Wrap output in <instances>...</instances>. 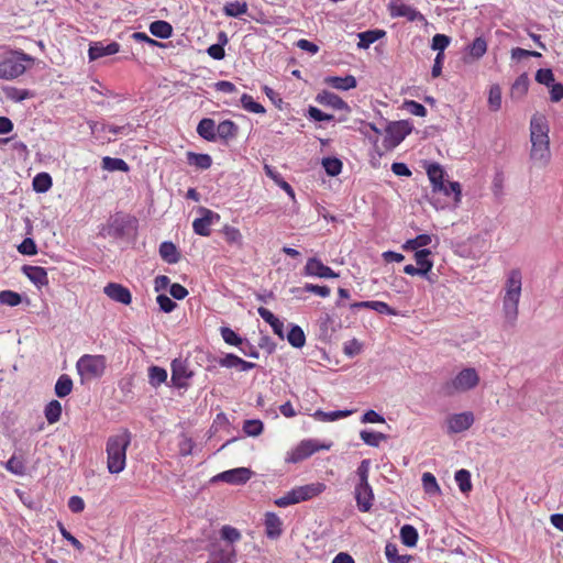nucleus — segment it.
<instances>
[{
    "instance_id": "obj_44",
    "label": "nucleus",
    "mask_w": 563,
    "mask_h": 563,
    "mask_svg": "<svg viewBox=\"0 0 563 563\" xmlns=\"http://www.w3.org/2000/svg\"><path fill=\"white\" fill-rule=\"evenodd\" d=\"M219 364L223 367H239L240 371H246V361L233 353H228L219 360Z\"/></svg>"
},
{
    "instance_id": "obj_49",
    "label": "nucleus",
    "mask_w": 563,
    "mask_h": 563,
    "mask_svg": "<svg viewBox=\"0 0 563 563\" xmlns=\"http://www.w3.org/2000/svg\"><path fill=\"white\" fill-rule=\"evenodd\" d=\"M220 333L223 341L232 346H240L243 343L242 336L229 327H221Z\"/></svg>"
},
{
    "instance_id": "obj_10",
    "label": "nucleus",
    "mask_w": 563,
    "mask_h": 563,
    "mask_svg": "<svg viewBox=\"0 0 563 563\" xmlns=\"http://www.w3.org/2000/svg\"><path fill=\"white\" fill-rule=\"evenodd\" d=\"M412 126L406 120L393 121L385 129V137L383 140V148L385 152L393 151L401 144L402 140L411 133Z\"/></svg>"
},
{
    "instance_id": "obj_15",
    "label": "nucleus",
    "mask_w": 563,
    "mask_h": 563,
    "mask_svg": "<svg viewBox=\"0 0 563 563\" xmlns=\"http://www.w3.org/2000/svg\"><path fill=\"white\" fill-rule=\"evenodd\" d=\"M228 483L231 485H240L246 483V467H236L231 468L224 472H221L210 479V484L217 483Z\"/></svg>"
},
{
    "instance_id": "obj_45",
    "label": "nucleus",
    "mask_w": 563,
    "mask_h": 563,
    "mask_svg": "<svg viewBox=\"0 0 563 563\" xmlns=\"http://www.w3.org/2000/svg\"><path fill=\"white\" fill-rule=\"evenodd\" d=\"M287 340L290 345L301 347L306 344V334L301 327L292 325L287 334Z\"/></svg>"
},
{
    "instance_id": "obj_3",
    "label": "nucleus",
    "mask_w": 563,
    "mask_h": 563,
    "mask_svg": "<svg viewBox=\"0 0 563 563\" xmlns=\"http://www.w3.org/2000/svg\"><path fill=\"white\" fill-rule=\"evenodd\" d=\"M522 291V273L512 268L506 276L503 310L506 321L514 325L519 314V299Z\"/></svg>"
},
{
    "instance_id": "obj_52",
    "label": "nucleus",
    "mask_w": 563,
    "mask_h": 563,
    "mask_svg": "<svg viewBox=\"0 0 563 563\" xmlns=\"http://www.w3.org/2000/svg\"><path fill=\"white\" fill-rule=\"evenodd\" d=\"M422 487L428 494H438L441 492V488L435 479V475L432 473L422 474Z\"/></svg>"
},
{
    "instance_id": "obj_26",
    "label": "nucleus",
    "mask_w": 563,
    "mask_h": 563,
    "mask_svg": "<svg viewBox=\"0 0 563 563\" xmlns=\"http://www.w3.org/2000/svg\"><path fill=\"white\" fill-rule=\"evenodd\" d=\"M258 313L262 319H264L266 322H268L269 325H272L273 332L279 336V339L285 338V324L282 320L275 317L273 312L267 310L265 307L258 308Z\"/></svg>"
},
{
    "instance_id": "obj_63",
    "label": "nucleus",
    "mask_w": 563,
    "mask_h": 563,
    "mask_svg": "<svg viewBox=\"0 0 563 563\" xmlns=\"http://www.w3.org/2000/svg\"><path fill=\"white\" fill-rule=\"evenodd\" d=\"M57 527L65 540H67L79 552L84 551L85 548L82 543L77 538H75L60 521L57 522Z\"/></svg>"
},
{
    "instance_id": "obj_37",
    "label": "nucleus",
    "mask_w": 563,
    "mask_h": 563,
    "mask_svg": "<svg viewBox=\"0 0 563 563\" xmlns=\"http://www.w3.org/2000/svg\"><path fill=\"white\" fill-rule=\"evenodd\" d=\"M71 390H73V379L70 378V376L67 374L60 375L55 384V387H54L55 395L58 398H65L66 396H68L71 393Z\"/></svg>"
},
{
    "instance_id": "obj_58",
    "label": "nucleus",
    "mask_w": 563,
    "mask_h": 563,
    "mask_svg": "<svg viewBox=\"0 0 563 563\" xmlns=\"http://www.w3.org/2000/svg\"><path fill=\"white\" fill-rule=\"evenodd\" d=\"M156 302L159 306V310L165 313H170L177 307V303L165 294H159L156 297Z\"/></svg>"
},
{
    "instance_id": "obj_46",
    "label": "nucleus",
    "mask_w": 563,
    "mask_h": 563,
    "mask_svg": "<svg viewBox=\"0 0 563 563\" xmlns=\"http://www.w3.org/2000/svg\"><path fill=\"white\" fill-rule=\"evenodd\" d=\"M488 104L490 111H499L503 106V92L498 85H494L489 89Z\"/></svg>"
},
{
    "instance_id": "obj_6",
    "label": "nucleus",
    "mask_w": 563,
    "mask_h": 563,
    "mask_svg": "<svg viewBox=\"0 0 563 563\" xmlns=\"http://www.w3.org/2000/svg\"><path fill=\"white\" fill-rule=\"evenodd\" d=\"M481 377L474 367L463 368L454 378L446 380L441 386V391L445 396H452L457 393L470 391V389L479 385Z\"/></svg>"
},
{
    "instance_id": "obj_29",
    "label": "nucleus",
    "mask_w": 563,
    "mask_h": 563,
    "mask_svg": "<svg viewBox=\"0 0 563 563\" xmlns=\"http://www.w3.org/2000/svg\"><path fill=\"white\" fill-rule=\"evenodd\" d=\"M325 84L335 89L347 91V89L357 86V79L353 75H345V77H328L324 79Z\"/></svg>"
},
{
    "instance_id": "obj_40",
    "label": "nucleus",
    "mask_w": 563,
    "mask_h": 563,
    "mask_svg": "<svg viewBox=\"0 0 563 563\" xmlns=\"http://www.w3.org/2000/svg\"><path fill=\"white\" fill-rule=\"evenodd\" d=\"M400 540L407 547H415L419 540V532L410 525L402 526L400 528Z\"/></svg>"
},
{
    "instance_id": "obj_1",
    "label": "nucleus",
    "mask_w": 563,
    "mask_h": 563,
    "mask_svg": "<svg viewBox=\"0 0 563 563\" xmlns=\"http://www.w3.org/2000/svg\"><path fill=\"white\" fill-rule=\"evenodd\" d=\"M531 148L529 157L537 166H547L551 159L549 125L543 114H534L530 120Z\"/></svg>"
},
{
    "instance_id": "obj_20",
    "label": "nucleus",
    "mask_w": 563,
    "mask_h": 563,
    "mask_svg": "<svg viewBox=\"0 0 563 563\" xmlns=\"http://www.w3.org/2000/svg\"><path fill=\"white\" fill-rule=\"evenodd\" d=\"M488 44L483 35L476 37L465 47V54L463 56V60L466 63L478 60L482 56L487 52Z\"/></svg>"
},
{
    "instance_id": "obj_62",
    "label": "nucleus",
    "mask_w": 563,
    "mask_h": 563,
    "mask_svg": "<svg viewBox=\"0 0 563 563\" xmlns=\"http://www.w3.org/2000/svg\"><path fill=\"white\" fill-rule=\"evenodd\" d=\"M234 551L222 550L219 553H213L211 559L206 563H234Z\"/></svg>"
},
{
    "instance_id": "obj_23",
    "label": "nucleus",
    "mask_w": 563,
    "mask_h": 563,
    "mask_svg": "<svg viewBox=\"0 0 563 563\" xmlns=\"http://www.w3.org/2000/svg\"><path fill=\"white\" fill-rule=\"evenodd\" d=\"M428 177L433 185L434 191H441L449 195L446 184L444 181V170L439 164H430L427 167Z\"/></svg>"
},
{
    "instance_id": "obj_18",
    "label": "nucleus",
    "mask_w": 563,
    "mask_h": 563,
    "mask_svg": "<svg viewBox=\"0 0 563 563\" xmlns=\"http://www.w3.org/2000/svg\"><path fill=\"white\" fill-rule=\"evenodd\" d=\"M103 292L113 301L122 305H130L132 302V294L130 289L122 284L109 283L104 288Z\"/></svg>"
},
{
    "instance_id": "obj_2",
    "label": "nucleus",
    "mask_w": 563,
    "mask_h": 563,
    "mask_svg": "<svg viewBox=\"0 0 563 563\" xmlns=\"http://www.w3.org/2000/svg\"><path fill=\"white\" fill-rule=\"evenodd\" d=\"M132 441V433L129 429H122L118 434H113L107 440V467L109 473H121L126 464V450Z\"/></svg>"
},
{
    "instance_id": "obj_36",
    "label": "nucleus",
    "mask_w": 563,
    "mask_h": 563,
    "mask_svg": "<svg viewBox=\"0 0 563 563\" xmlns=\"http://www.w3.org/2000/svg\"><path fill=\"white\" fill-rule=\"evenodd\" d=\"M530 79L527 74H521L518 76L517 80L514 82L511 87V97L516 99L523 98V96L529 91Z\"/></svg>"
},
{
    "instance_id": "obj_60",
    "label": "nucleus",
    "mask_w": 563,
    "mask_h": 563,
    "mask_svg": "<svg viewBox=\"0 0 563 563\" xmlns=\"http://www.w3.org/2000/svg\"><path fill=\"white\" fill-rule=\"evenodd\" d=\"M223 234L228 243L242 245L243 236L238 229L230 225H225L223 229Z\"/></svg>"
},
{
    "instance_id": "obj_8",
    "label": "nucleus",
    "mask_w": 563,
    "mask_h": 563,
    "mask_svg": "<svg viewBox=\"0 0 563 563\" xmlns=\"http://www.w3.org/2000/svg\"><path fill=\"white\" fill-rule=\"evenodd\" d=\"M107 367V358L104 355H82L76 364L78 374L81 377L99 378L104 374Z\"/></svg>"
},
{
    "instance_id": "obj_28",
    "label": "nucleus",
    "mask_w": 563,
    "mask_h": 563,
    "mask_svg": "<svg viewBox=\"0 0 563 563\" xmlns=\"http://www.w3.org/2000/svg\"><path fill=\"white\" fill-rule=\"evenodd\" d=\"M430 249H420L415 253L413 257L418 265L417 268L419 271V275H427L431 272L433 267V261L430 260Z\"/></svg>"
},
{
    "instance_id": "obj_19",
    "label": "nucleus",
    "mask_w": 563,
    "mask_h": 563,
    "mask_svg": "<svg viewBox=\"0 0 563 563\" xmlns=\"http://www.w3.org/2000/svg\"><path fill=\"white\" fill-rule=\"evenodd\" d=\"M474 423L473 412H461L451 415L448 419V428L451 433H460L467 430Z\"/></svg>"
},
{
    "instance_id": "obj_27",
    "label": "nucleus",
    "mask_w": 563,
    "mask_h": 563,
    "mask_svg": "<svg viewBox=\"0 0 563 563\" xmlns=\"http://www.w3.org/2000/svg\"><path fill=\"white\" fill-rule=\"evenodd\" d=\"M317 101L320 104L328 106L334 109H349L345 100L334 92L323 91L317 95Z\"/></svg>"
},
{
    "instance_id": "obj_53",
    "label": "nucleus",
    "mask_w": 563,
    "mask_h": 563,
    "mask_svg": "<svg viewBox=\"0 0 563 563\" xmlns=\"http://www.w3.org/2000/svg\"><path fill=\"white\" fill-rule=\"evenodd\" d=\"M223 12L228 16H240L244 13H246V2H229L224 5Z\"/></svg>"
},
{
    "instance_id": "obj_57",
    "label": "nucleus",
    "mask_w": 563,
    "mask_h": 563,
    "mask_svg": "<svg viewBox=\"0 0 563 563\" xmlns=\"http://www.w3.org/2000/svg\"><path fill=\"white\" fill-rule=\"evenodd\" d=\"M353 411L351 409H342L341 411H331V412H324V411H317L316 416L318 419L323 421H335L338 419H342V417L350 416Z\"/></svg>"
},
{
    "instance_id": "obj_55",
    "label": "nucleus",
    "mask_w": 563,
    "mask_h": 563,
    "mask_svg": "<svg viewBox=\"0 0 563 563\" xmlns=\"http://www.w3.org/2000/svg\"><path fill=\"white\" fill-rule=\"evenodd\" d=\"M220 537L223 541L232 544L235 541H239L242 536L236 528L231 526H223L220 530Z\"/></svg>"
},
{
    "instance_id": "obj_32",
    "label": "nucleus",
    "mask_w": 563,
    "mask_h": 563,
    "mask_svg": "<svg viewBox=\"0 0 563 563\" xmlns=\"http://www.w3.org/2000/svg\"><path fill=\"white\" fill-rule=\"evenodd\" d=\"M101 168L108 172H122L129 173V164L119 157L104 156L101 161Z\"/></svg>"
},
{
    "instance_id": "obj_54",
    "label": "nucleus",
    "mask_w": 563,
    "mask_h": 563,
    "mask_svg": "<svg viewBox=\"0 0 563 563\" xmlns=\"http://www.w3.org/2000/svg\"><path fill=\"white\" fill-rule=\"evenodd\" d=\"M342 163L339 158L328 157L323 158V167L328 175L336 176L342 170Z\"/></svg>"
},
{
    "instance_id": "obj_61",
    "label": "nucleus",
    "mask_w": 563,
    "mask_h": 563,
    "mask_svg": "<svg viewBox=\"0 0 563 563\" xmlns=\"http://www.w3.org/2000/svg\"><path fill=\"white\" fill-rule=\"evenodd\" d=\"M534 79L547 87H551L554 81L553 70L551 68H540L534 76Z\"/></svg>"
},
{
    "instance_id": "obj_34",
    "label": "nucleus",
    "mask_w": 563,
    "mask_h": 563,
    "mask_svg": "<svg viewBox=\"0 0 563 563\" xmlns=\"http://www.w3.org/2000/svg\"><path fill=\"white\" fill-rule=\"evenodd\" d=\"M187 162L189 165L195 166L199 169H208L212 165V158L209 154L203 153H187Z\"/></svg>"
},
{
    "instance_id": "obj_38",
    "label": "nucleus",
    "mask_w": 563,
    "mask_h": 563,
    "mask_svg": "<svg viewBox=\"0 0 563 563\" xmlns=\"http://www.w3.org/2000/svg\"><path fill=\"white\" fill-rule=\"evenodd\" d=\"M44 415L49 424L56 423L62 417V405L58 400H51L44 409Z\"/></svg>"
},
{
    "instance_id": "obj_56",
    "label": "nucleus",
    "mask_w": 563,
    "mask_h": 563,
    "mask_svg": "<svg viewBox=\"0 0 563 563\" xmlns=\"http://www.w3.org/2000/svg\"><path fill=\"white\" fill-rule=\"evenodd\" d=\"M451 43V37L446 34L437 33L432 37L431 47L437 49L438 53H444L445 48Z\"/></svg>"
},
{
    "instance_id": "obj_25",
    "label": "nucleus",
    "mask_w": 563,
    "mask_h": 563,
    "mask_svg": "<svg viewBox=\"0 0 563 563\" xmlns=\"http://www.w3.org/2000/svg\"><path fill=\"white\" fill-rule=\"evenodd\" d=\"M158 252L162 260L168 264H176L181 257L180 252L172 241L162 242Z\"/></svg>"
},
{
    "instance_id": "obj_24",
    "label": "nucleus",
    "mask_w": 563,
    "mask_h": 563,
    "mask_svg": "<svg viewBox=\"0 0 563 563\" xmlns=\"http://www.w3.org/2000/svg\"><path fill=\"white\" fill-rule=\"evenodd\" d=\"M197 133L200 137L208 142L217 140V125L213 119L203 118L197 125Z\"/></svg>"
},
{
    "instance_id": "obj_33",
    "label": "nucleus",
    "mask_w": 563,
    "mask_h": 563,
    "mask_svg": "<svg viewBox=\"0 0 563 563\" xmlns=\"http://www.w3.org/2000/svg\"><path fill=\"white\" fill-rule=\"evenodd\" d=\"M53 186L52 176L46 172L36 174L32 180L33 190L37 194L47 192Z\"/></svg>"
},
{
    "instance_id": "obj_4",
    "label": "nucleus",
    "mask_w": 563,
    "mask_h": 563,
    "mask_svg": "<svg viewBox=\"0 0 563 563\" xmlns=\"http://www.w3.org/2000/svg\"><path fill=\"white\" fill-rule=\"evenodd\" d=\"M139 221L134 216L115 212L111 214L106 224H103L99 231V235L102 238L124 239L131 234H135L137 231Z\"/></svg>"
},
{
    "instance_id": "obj_41",
    "label": "nucleus",
    "mask_w": 563,
    "mask_h": 563,
    "mask_svg": "<svg viewBox=\"0 0 563 563\" xmlns=\"http://www.w3.org/2000/svg\"><path fill=\"white\" fill-rule=\"evenodd\" d=\"M431 241H432V238L430 234H427V233L418 234L415 239L407 240L404 243L402 249L404 250H415L416 252H418V250H420V247L424 249L423 246L430 245Z\"/></svg>"
},
{
    "instance_id": "obj_21",
    "label": "nucleus",
    "mask_w": 563,
    "mask_h": 563,
    "mask_svg": "<svg viewBox=\"0 0 563 563\" xmlns=\"http://www.w3.org/2000/svg\"><path fill=\"white\" fill-rule=\"evenodd\" d=\"M264 527L267 539L277 540L284 533V523L275 512L264 515Z\"/></svg>"
},
{
    "instance_id": "obj_12",
    "label": "nucleus",
    "mask_w": 563,
    "mask_h": 563,
    "mask_svg": "<svg viewBox=\"0 0 563 563\" xmlns=\"http://www.w3.org/2000/svg\"><path fill=\"white\" fill-rule=\"evenodd\" d=\"M200 217L192 222L194 232L201 236H209L211 233L210 225L220 220V216L205 207L198 209Z\"/></svg>"
},
{
    "instance_id": "obj_64",
    "label": "nucleus",
    "mask_w": 563,
    "mask_h": 563,
    "mask_svg": "<svg viewBox=\"0 0 563 563\" xmlns=\"http://www.w3.org/2000/svg\"><path fill=\"white\" fill-rule=\"evenodd\" d=\"M33 96V93L27 89H19V88H10L7 90V97L15 102H21L25 99H29Z\"/></svg>"
},
{
    "instance_id": "obj_39",
    "label": "nucleus",
    "mask_w": 563,
    "mask_h": 563,
    "mask_svg": "<svg viewBox=\"0 0 563 563\" xmlns=\"http://www.w3.org/2000/svg\"><path fill=\"white\" fill-rule=\"evenodd\" d=\"M386 34L385 31H379V29H374L373 31H366L358 33V43L357 46L361 48H367L372 43L382 38Z\"/></svg>"
},
{
    "instance_id": "obj_30",
    "label": "nucleus",
    "mask_w": 563,
    "mask_h": 563,
    "mask_svg": "<svg viewBox=\"0 0 563 563\" xmlns=\"http://www.w3.org/2000/svg\"><path fill=\"white\" fill-rule=\"evenodd\" d=\"M150 32L155 37L167 40L173 35V26L164 20H156L150 24Z\"/></svg>"
},
{
    "instance_id": "obj_11",
    "label": "nucleus",
    "mask_w": 563,
    "mask_h": 563,
    "mask_svg": "<svg viewBox=\"0 0 563 563\" xmlns=\"http://www.w3.org/2000/svg\"><path fill=\"white\" fill-rule=\"evenodd\" d=\"M170 369L172 386L178 389H187L189 387V379L195 376V372L190 367L188 358H174L170 363Z\"/></svg>"
},
{
    "instance_id": "obj_17",
    "label": "nucleus",
    "mask_w": 563,
    "mask_h": 563,
    "mask_svg": "<svg viewBox=\"0 0 563 563\" xmlns=\"http://www.w3.org/2000/svg\"><path fill=\"white\" fill-rule=\"evenodd\" d=\"M120 51V44L117 42H110L104 44L103 42H91L89 44L88 57L89 60H96L104 56L117 54Z\"/></svg>"
},
{
    "instance_id": "obj_48",
    "label": "nucleus",
    "mask_w": 563,
    "mask_h": 563,
    "mask_svg": "<svg viewBox=\"0 0 563 563\" xmlns=\"http://www.w3.org/2000/svg\"><path fill=\"white\" fill-rule=\"evenodd\" d=\"M455 482L462 493L471 492V474L468 471H466V468H461L455 473Z\"/></svg>"
},
{
    "instance_id": "obj_22",
    "label": "nucleus",
    "mask_w": 563,
    "mask_h": 563,
    "mask_svg": "<svg viewBox=\"0 0 563 563\" xmlns=\"http://www.w3.org/2000/svg\"><path fill=\"white\" fill-rule=\"evenodd\" d=\"M21 272L37 287L48 285L47 272L42 266L23 265Z\"/></svg>"
},
{
    "instance_id": "obj_13",
    "label": "nucleus",
    "mask_w": 563,
    "mask_h": 563,
    "mask_svg": "<svg viewBox=\"0 0 563 563\" xmlns=\"http://www.w3.org/2000/svg\"><path fill=\"white\" fill-rule=\"evenodd\" d=\"M391 18H406L408 21H424V16L417 8L391 0L388 5Z\"/></svg>"
},
{
    "instance_id": "obj_7",
    "label": "nucleus",
    "mask_w": 563,
    "mask_h": 563,
    "mask_svg": "<svg viewBox=\"0 0 563 563\" xmlns=\"http://www.w3.org/2000/svg\"><path fill=\"white\" fill-rule=\"evenodd\" d=\"M33 57L22 51L10 52L2 60H0V79H14L26 70L23 62H33Z\"/></svg>"
},
{
    "instance_id": "obj_50",
    "label": "nucleus",
    "mask_w": 563,
    "mask_h": 563,
    "mask_svg": "<svg viewBox=\"0 0 563 563\" xmlns=\"http://www.w3.org/2000/svg\"><path fill=\"white\" fill-rule=\"evenodd\" d=\"M22 302V295L13 290L0 291V303L9 307H16Z\"/></svg>"
},
{
    "instance_id": "obj_42",
    "label": "nucleus",
    "mask_w": 563,
    "mask_h": 563,
    "mask_svg": "<svg viewBox=\"0 0 563 563\" xmlns=\"http://www.w3.org/2000/svg\"><path fill=\"white\" fill-rule=\"evenodd\" d=\"M385 555L389 562L393 563H409L411 555L399 554L397 544L388 543L385 547Z\"/></svg>"
},
{
    "instance_id": "obj_47",
    "label": "nucleus",
    "mask_w": 563,
    "mask_h": 563,
    "mask_svg": "<svg viewBox=\"0 0 563 563\" xmlns=\"http://www.w3.org/2000/svg\"><path fill=\"white\" fill-rule=\"evenodd\" d=\"M292 292H312L317 294L321 298H328V296L331 294L329 286H319L313 284H306L302 287H297L292 289Z\"/></svg>"
},
{
    "instance_id": "obj_5",
    "label": "nucleus",
    "mask_w": 563,
    "mask_h": 563,
    "mask_svg": "<svg viewBox=\"0 0 563 563\" xmlns=\"http://www.w3.org/2000/svg\"><path fill=\"white\" fill-rule=\"evenodd\" d=\"M325 488L327 486L323 482H312V484L295 486L282 497L275 499L274 503L278 507H288L296 505V503L313 499L316 496L324 493Z\"/></svg>"
},
{
    "instance_id": "obj_43",
    "label": "nucleus",
    "mask_w": 563,
    "mask_h": 563,
    "mask_svg": "<svg viewBox=\"0 0 563 563\" xmlns=\"http://www.w3.org/2000/svg\"><path fill=\"white\" fill-rule=\"evenodd\" d=\"M4 467L8 472L18 476H24L26 474L24 461L16 455H12L4 464Z\"/></svg>"
},
{
    "instance_id": "obj_59",
    "label": "nucleus",
    "mask_w": 563,
    "mask_h": 563,
    "mask_svg": "<svg viewBox=\"0 0 563 563\" xmlns=\"http://www.w3.org/2000/svg\"><path fill=\"white\" fill-rule=\"evenodd\" d=\"M18 251L22 255H35L37 253V245L32 238H24V240L18 245Z\"/></svg>"
},
{
    "instance_id": "obj_14",
    "label": "nucleus",
    "mask_w": 563,
    "mask_h": 563,
    "mask_svg": "<svg viewBox=\"0 0 563 563\" xmlns=\"http://www.w3.org/2000/svg\"><path fill=\"white\" fill-rule=\"evenodd\" d=\"M303 274L308 276H317L318 278H338L339 274L328 265H324L317 257L308 258L303 268Z\"/></svg>"
},
{
    "instance_id": "obj_16",
    "label": "nucleus",
    "mask_w": 563,
    "mask_h": 563,
    "mask_svg": "<svg viewBox=\"0 0 563 563\" xmlns=\"http://www.w3.org/2000/svg\"><path fill=\"white\" fill-rule=\"evenodd\" d=\"M356 506L360 511L368 512L374 505V492L369 483L357 484L355 487Z\"/></svg>"
},
{
    "instance_id": "obj_31",
    "label": "nucleus",
    "mask_w": 563,
    "mask_h": 563,
    "mask_svg": "<svg viewBox=\"0 0 563 563\" xmlns=\"http://www.w3.org/2000/svg\"><path fill=\"white\" fill-rule=\"evenodd\" d=\"M239 126L231 120H224L217 125V139L228 142L238 135Z\"/></svg>"
},
{
    "instance_id": "obj_9",
    "label": "nucleus",
    "mask_w": 563,
    "mask_h": 563,
    "mask_svg": "<svg viewBox=\"0 0 563 563\" xmlns=\"http://www.w3.org/2000/svg\"><path fill=\"white\" fill-rule=\"evenodd\" d=\"M331 444H322L318 440L306 439L301 440L295 448L289 449L285 455V462L298 463L309 459V456L319 452V450H329Z\"/></svg>"
},
{
    "instance_id": "obj_51",
    "label": "nucleus",
    "mask_w": 563,
    "mask_h": 563,
    "mask_svg": "<svg viewBox=\"0 0 563 563\" xmlns=\"http://www.w3.org/2000/svg\"><path fill=\"white\" fill-rule=\"evenodd\" d=\"M361 439L369 446H379L382 441L387 439V435L382 432L362 431Z\"/></svg>"
},
{
    "instance_id": "obj_35",
    "label": "nucleus",
    "mask_w": 563,
    "mask_h": 563,
    "mask_svg": "<svg viewBox=\"0 0 563 563\" xmlns=\"http://www.w3.org/2000/svg\"><path fill=\"white\" fill-rule=\"evenodd\" d=\"M168 377L167 371L157 365L148 367V383L152 387L157 388L163 383H166Z\"/></svg>"
}]
</instances>
